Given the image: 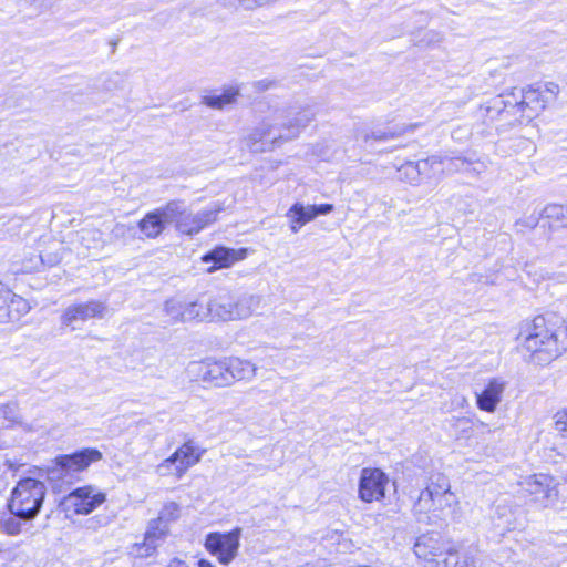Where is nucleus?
<instances>
[{
	"mask_svg": "<svg viewBox=\"0 0 567 567\" xmlns=\"http://www.w3.org/2000/svg\"><path fill=\"white\" fill-rule=\"evenodd\" d=\"M516 340L525 360L547 365L567 351V322L554 313L535 316L520 322Z\"/></svg>",
	"mask_w": 567,
	"mask_h": 567,
	"instance_id": "obj_1",
	"label": "nucleus"
},
{
	"mask_svg": "<svg viewBox=\"0 0 567 567\" xmlns=\"http://www.w3.org/2000/svg\"><path fill=\"white\" fill-rule=\"evenodd\" d=\"M315 117L308 105L277 109L249 133L246 144L252 152L271 151L297 138Z\"/></svg>",
	"mask_w": 567,
	"mask_h": 567,
	"instance_id": "obj_2",
	"label": "nucleus"
},
{
	"mask_svg": "<svg viewBox=\"0 0 567 567\" xmlns=\"http://www.w3.org/2000/svg\"><path fill=\"white\" fill-rule=\"evenodd\" d=\"M414 511L429 520L454 518L460 512V501L451 489L450 480L443 474H433L414 503Z\"/></svg>",
	"mask_w": 567,
	"mask_h": 567,
	"instance_id": "obj_3",
	"label": "nucleus"
},
{
	"mask_svg": "<svg viewBox=\"0 0 567 567\" xmlns=\"http://www.w3.org/2000/svg\"><path fill=\"white\" fill-rule=\"evenodd\" d=\"M414 554L421 567H466L458 551L439 534L421 535L414 544Z\"/></svg>",
	"mask_w": 567,
	"mask_h": 567,
	"instance_id": "obj_4",
	"label": "nucleus"
},
{
	"mask_svg": "<svg viewBox=\"0 0 567 567\" xmlns=\"http://www.w3.org/2000/svg\"><path fill=\"white\" fill-rule=\"evenodd\" d=\"M45 492L41 481L31 477L20 480L11 493L10 512L22 519H33L42 506Z\"/></svg>",
	"mask_w": 567,
	"mask_h": 567,
	"instance_id": "obj_5",
	"label": "nucleus"
},
{
	"mask_svg": "<svg viewBox=\"0 0 567 567\" xmlns=\"http://www.w3.org/2000/svg\"><path fill=\"white\" fill-rule=\"evenodd\" d=\"M204 453V449L198 446L194 441L188 440L169 457L161 462L156 466L155 472L159 476H173L179 480L190 467L199 463Z\"/></svg>",
	"mask_w": 567,
	"mask_h": 567,
	"instance_id": "obj_6",
	"label": "nucleus"
},
{
	"mask_svg": "<svg viewBox=\"0 0 567 567\" xmlns=\"http://www.w3.org/2000/svg\"><path fill=\"white\" fill-rule=\"evenodd\" d=\"M195 381L213 388H227L225 359L208 357L193 361L187 368Z\"/></svg>",
	"mask_w": 567,
	"mask_h": 567,
	"instance_id": "obj_7",
	"label": "nucleus"
},
{
	"mask_svg": "<svg viewBox=\"0 0 567 567\" xmlns=\"http://www.w3.org/2000/svg\"><path fill=\"white\" fill-rule=\"evenodd\" d=\"M522 485L524 491L533 497V501L544 508L551 507L558 502V483L553 476L534 474L526 477Z\"/></svg>",
	"mask_w": 567,
	"mask_h": 567,
	"instance_id": "obj_8",
	"label": "nucleus"
},
{
	"mask_svg": "<svg viewBox=\"0 0 567 567\" xmlns=\"http://www.w3.org/2000/svg\"><path fill=\"white\" fill-rule=\"evenodd\" d=\"M240 528H235L229 533H210L206 536V550L216 556L223 565L230 564L238 555Z\"/></svg>",
	"mask_w": 567,
	"mask_h": 567,
	"instance_id": "obj_9",
	"label": "nucleus"
},
{
	"mask_svg": "<svg viewBox=\"0 0 567 567\" xmlns=\"http://www.w3.org/2000/svg\"><path fill=\"white\" fill-rule=\"evenodd\" d=\"M106 501V494L95 485H84L69 493L63 504L76 515H89Z\"/></svg>",
	"mask_w": 567,
	"mask_h": 567,
	"instance_id": "obj_10",
	"label": "nucleus"
},
{
	"mask_svg": "<svg viewBox=\"0 0 567 567\" xmlns=\"http://www.w3.org/2000/svg\"><path fill=\"white\" fill-rule=\"evenodd\" d=\"M178 213V202L173 200L163 207L147 213L140 221L138 228L146 238H157L165 229L167 224L176 219Z\"/></svg>",
	"mask_w": 567,
	"mask_h": 567,
	"instance_id": "obj_11",
	"label": "nucleus"
},
{
	"mask_svg": "<svg viewBox=\"0 0 567 567\" xmlns=\"http://www.w3.org/2000/svg\"><path fill=\"white\" fill-rule=\"evenodd\" d=\"M102 458V453L96 449H84L70 455H61L55 458V465L52 473H58V477H64L71 473L80 472Z\"/></svg>",
	"mask_w": 567,
	"mask_h": 567,
	"instance_id": "obj_12",
	"label": "nucleus"
},
{
	"mask_svg": "<svg viewBox=\"0 0 567 567\" xmlns=\"http://www.w3.org/2000/svg\"><path fill=\"white\" fill-rule=\"evenodd\" d=\"M389 477L379 468H363L359 483V497L365 503L379 502L385 496Z\"/></svg>",
	"mask_w": 567,
	"mask_h": 567,
	"instance_id": "obj_13",
	"label": "nucleus"
},
{
	"mask_svg": "<svg viewBox=\"0 0 567 567\" xmlns=\"http://www.w3.org/2000/svg\"><path fill=\"white\" fill-rule=\"evenodd\" d=\"M220 208L203 210L197 214H192L185 209L183 204L178 202V213L176 214L175 223L177 230L186 235L199 233L204 227L215 221Z\"/></svg>",
	"mask_w": 567,
	"mask_h": 567,
	"instance_id": "obj_14",
	"label": "nucleus"
},
{
	"mask_svg": "<svg viewBox=\"0 0 567 567\" xmlns=\"http://www.w3.org/2000/svg\"><path fill=\"white\" fill-rule=\"evenodd\" d=\"M227 388L236 383H250L257 377L258 367L250 360L230 355L224 357Z\"/></svg>",
	"mask_w": 567,
	"mask_h": 567,
	"instance_id": "obj_15",
	"label": "nucleus"
},
{
	"mask_svg": "<svg viewBox=\"0 0 567 567\" xmlns=\"http://www.w3.org/2000/svg\"><path fill=\"white\" fill-rule=\"evenodd\" d=\"M107 311L104 302L90 300L86 302L69 306L61 316V321L65 326H71L76 321H86L95 318H103Z\"/></svg>",
	"mask_w": 567,
	"mask_h": 567,
	"instance_id": "obj_16",
	"label": "nucleus"
},
{
	"mask_svg": "<svg viewBox=\"0 0 567 567\" xmlns=\"http://www.w3.org/2000/svg\"><path fill=\"white\" fill-rule=\"evenodd\" d=\"M506 389V381L501 378L488 380L484 390L476 394L477 408L482 411L493 413L502 402L503 393Z\"/></svg>",
	"mask_w": 567,
	"mask_h": 567,
	"instance_id": "obj_17",
	"label": "nucleus"
},
{
	"mask_svg": "<svg viewBox=\"0 0 567 567\" xmlns=\"http://www.w3.org/2000/svg\"><path fill=\"white\" fill-rule=\"evenodd\" d=\"M444 159L440 156H431L419 162H406L399 168L400 178L410 184H417L420 176L442 165Z\"/></svg>",
	"mask_w": 567,
	"mask_h": 567,
	"instance_id": "obj_18",
	"label": "nucleus"
},
{
	"mask_svg": "<svg viewBox=\"0 0 567 567\" xmlns=\"http://www.w3.org/2000/svg\"><path fill=\"white\" fill-rule=\"evenodd\" d=\"M245 256V249L236 250L225 247H216L203 257V261L206 264L213 262V266L207 269L208 272H213L216 269L230 267L236 261L244 259Z\"/></svg>",
	"mask_w": 567,
	"mask_h": 567,
	"instance_id": "obj_19",
	"label": "nucleus"
},
{
	"mask_svg": "<svg viewBox=\"0 0 567 567\" xmlns=\"http://www.w3.org/2000/svg\"><path fill=\"white\" fill-rule=\"evenodd\" d=\"M241 87L238 84L224 85L220 92H214L202 96V103L213 110L221 111L227 106L237 103L240 96Z\"/></svg>",
	"mask_w": 567,
	"mask_h": 567,
	"instance_id": "obj_20",
	"label": "nucleus"
},
{
	"mask_svg": "<svg viewBox=\"0 0 567 567\" xmlns=\"http://www.w3.org/2000/svg\"><path fill=\"white\" fill-rule=\"evenodd\" d=\"M511 96L514 97L513 109L527 106L534 111H542L548 103V99H545L543 92L534 87L527 90L513 89Z\"/></svg>",
	"mask_w": 567,
	"mask_h": 567,
	"instance_id": "obj_21",
	"label": "nucleus"
},
{
	"mask_svg": "<svg viewBox=\"0 0 567 567\" xmlns=\"http://www.w3.org/2000/svg\"><path fill=\"white\" fill-rule=\"evenodd\" d=\"M495 519L507 530L516 529L523 525L522 511L508 502H498L495 506Z\"/></svg>",
	"mask_w": 567,
	"mask_h": 567,
	"instance_id": "obj_22",
	"label": "nucleus"
},
{
	"mask_svg": "<svg viewBox=\"0 0 567 567\" xmlns=\"http://www.w3.org/2000/svg\"><path fill=\"white\" fill-rule=\"evenodd\" d=\"M262 297L259 295H244L234 299V320H244L261 308Z\"/></svg>",
	"mask_w": 567,
	"mask_h": 567,
	"instance_id": "obj_23",
	"label": "nucleus"
},
{
	"mask_svg": "<svg viewBox=\"0 0 567 567\" xmlns=\"http://www.w3.org/2000/svg\"><path fill=\"white\" fill-rule=\"evenodd\" d=\"M287 217L290 219L291 231L296 234L301 227L316 218L315 207L313 205L296 203L287 212Z\"/></svg>",
	"mask_w": 567,
	"mask_h": 567,
	"instance_id": "obj_24",
	"label": "nucleus"
},
{
	"mask_svg": "<svg viewBox=\"0 0 567 567\" xmlns=\"http://www.w3.org/2000/svg\"><path fill=\"white\" fill-rule=\"evenodd\" d=\"M212 320H234V298L229 293H219L209 299Z\"/></svg>",
	"mask_w": 567,
	"mask_h": 567,
	"instance_id": "obj_25",
	"label": "nucleus"
},
{
	"mask_svg": "<svg viewBox=\"0 0 567 567\" xmlns=\"http://www.w3.org/2000/svg\"><path fill=\"white\" fill-rule=\"evenodd\" d=\"M29 310V302L10 290V296L6 298V303L2 306V311L6 315L2 318V323L7 321H18L22 316L27 315Z\"/></svg>",
	"mask_w": 567,
	"mask_h": 567,
	"instance_id": "obj_26",
	"label": "nucleus"
},
{
	"mask_svg": "<svg viewBox=\"0 0 567 567\" xmlns=\"http://www.w3.org/2000/svg\"><path fill=\"white\" fill-rule=\"evenodd\" d=\"M509 96L511 93L491 99L480 107L481 115L487 117L489 121L496 120L507 111L508 107L513 109V101L508 99Z\"/></svg>",
	"mask_w": 567,
	"mask_h": 567,
	"instance_id": "obj_27",
	"label": "nucleus"
},
{
	"mask_svg": "<svg viewBox=\"0 0 567 567\" xmlns=\"http://www.w3.org/2000/svg\"><path fill=\"white\" fill-rule=\"evenodd\" d=\"M212 309L209 300L207 302H184V310L182 313V321L187 322L192 320H212Z\"/></svg>",
	"mask_w": 567,
	"mask_h": 567,
	"instance_id": "obj_28",
	"label": "nucleus"
},
{
	"mask_svg": "<svg viewBox=\"0 0 567 567\" xmlns=\"http://www.w3.org/2000/svg\"><path fill=\"white\" fill-rule=\"evenodd\" d=\"M543 215L548 219L550 227L567 228V207L548 205L544 208Z\"/></svg>",
	"mask_w": 567,
	"mask_h": 567,
	"instance_id": "obj_29",
	"label": "nucleus"
},
{
	"mask_svg": "<svg viewBox=\"0 0 567 567\" xmlns=\"http://www.w3.org/2000/svg\"><path fill=\"white\" fill-rule=\"evenodd\" d=\"M224 7L238 9L245 11H256L258 9L269 8L279 0H217Z\"/></svg>",
	"mask_w": 567,
	"mask_h": 567,
	"instance_id": "obj_30",
	"label": "nucleus"
},
{
	"mask_svg": "<svg viewBox=\"0 0 567 567\" xmlns=\"http://www.w3.org/2000/svg\"><path fill=\"white\" fill-rule=\"evenodd\" d=\"M169 533V527L167 524H162L161 520L152 519L148 523L147 529L145 532V536L150 539L155 546L158 547L159 542L164 540Z\"/></svg>",
	"mask_w": 567,
	"mask_h": 567,
	"instance_id": "obj_31",
	"label": "nucleus"
},
{
	"mask_svg": "<svg viewBox=\"0 0 567 567\" xmlns=\"http://www.w3.org/2000/svg\"><path fill=\"white\" fill-rule=\"evenodd\" d=\"M156 549L157 546L144 535V539L141 543H135L130 547V554L137 558H147L153 556Z\"/></svg>",
	"mask_w": 567,
	"mask_h": 567,
	"instance_id": "obj_32",
	"label": "nucleus"
},
{
	"mask_svg": "<svg viewBox=\"0 0 567 567\" xmlns=\"http://www.w3.org/2000/svg\"><path fill=\"white\" fill-rule=\"evenodd\" d=\"M179 517V506L175 502H169L165 504L159 512V515L156 520H161L162 524H167L169 527V524L172 522H175Z\"/></svg>",
	"mask_w": 567,
	"mask_h": 567,
	"instance_id": "obj_33",
	"label": "nucleus"
},
{
	"mask_svg": "<svg viewBox=\"0 0 567 567\" xmlns=\"http://www.w3.org/2000/svg\"><path fill=\"white\" fill-rule=\"evenodd\" d=\"M184 310V302L177 300H168L165 303V311L174 322H183L182 313Z\"/></svg>",
	"mask_w": 567,
	"mask_h": 567,
	"instance_id": "obj_34",
	"label": "nucleus"
},
{
	"mask_svg": "<svg viewBox=\"0 0 567 567\" xmlns=\"http://www.w3.org/2000/svg\"><path fill=\"white\" fill-rule=\"evenodd\" d=\"M555 429L564 437H567V409L556 413V415H555Z\"/></svg>",
	"mask_w": 567,
	"mask_h": 567,
	"instance_id": "obj_35",
	"label": "nucleus"
},
{
	"mask_svg": "<svg viewBox=\"0 0 567 567\" xmlns=\"http://www.w3.org/2000/svg\"><path fill=\"white\" fill-rule=\"evenodd\" d=\"M111 519L109 516L105 515H95L86 520V528L96 530L100 527L107 526L110 524Z\"/></svg>",
	"mask_w": 567,
	"mask_h": 567,
	"instance_id": "obj_36",
	"label": "nucleus"
},
{
	"mask_svg": "<svg viewBox=\"0 0 567 567\" xmlns=\"http://www.w3.org/2000/svg\"><path fill=\"white\" fill-rule=\"evenodd\" d=\"M559 85L554 82H547L544 85V90L542 91L545 95V99H548V102L551 100H555L557 95L559 94Z\"/></svg>",
	"mask_w": 567,
	"mask_h": 567,
	"instance_id": "obj_37",
	"label": "nucleus"
},
{
	"mask_svg": "<svg viewBox=\"0 0 567 567\" xmlns=\"http://www.w3.org/2000/svg\"><path fill=\"white\" fill-rule=\"evenodd\" d=\"M393 137H394L393 133H385V132H381V131H378V132L372 131V132L365 133L363 135V140L365 142H368L369 140L386 141V140H390Z\"/></svg>",
	"mask_w": 567,
	"mask_h": 567,
	"instance_id": "obj_38",
	"label": "nucleus"
},
{
	"mask_svg": "<svg viewBox=\"0 0 567 567\" xmlns=\"http://www.w3.org/2000/svg\"><path fill=\"white\" fill-rule=\"evenodd\" d=\"M132 229L130 225L117 223L112 229V236L116 239L124 238Z\"/></svg>",
	"mask_w": 567,
	"mask_h": 567,
	"instance_id": "obj_39",
	"label": "nucleus"
},
{
	"mask_svg": "<svg viewBox=\"0 0 567 567\" xmlns=\"http://www.w3.org/2000/svg\"><path fill=\"white\" fill-rule=\"evenodd\" d=\"M275 86H276V82L274 80H269V79L259 80L254 83V87L258 92H265Z\"/></svg>",
	"mask_w": 567,
	"mask_h": 567,
	"instance_id": "obj_40",
	"label": "nucleus"
},
{
	"mask_svg": "<svg viewBox=\"0 0 567 567\" xmlns=\"http://www.w3.org/2000/svg\"><path fill=\"white\" fill-rule=\"evenodd\" d=\"M10 296V289L3 285L2 282H0V323H2V318L4 315V312L2 311V306L6 303V298H8Z\"/></svg>",
	"mask_w": 567,
	"mask_h": 567,
	"instance_id": "obj_41",
	"label": "nucleus"
},
{
	"mask_svg": "<svg viewBox=\"0 0 567 567\" xmlns=\"http://www.w3.org/2000/svg\"><path fill=\"white\" fill-rule=\"evenodd\" d=\"M42 262L41 256L34 255L32 258L29 259L28 262L23 264L22 269L23 271L30 272L35 270L39 265Z\"/></svg>",
	"mask_w": 567,
	"mask_h": 567,
	"instance_id": "obj_42",
	"label": "nucleus"
},
{
	"mask_svg": "<svg viewBox=\"0 0 567 567\" xmlns=\"http://www.w3.org/2000/svg\"><path fill=\"white\" fill-rule=\"evenodd\" d=\"M537 217L535 216H532L529 218H526V219H519L516 221V226L517 227H527V228H534L536 227L537 225Z\"/></svg>",
	"mask_w": 567,
	"mask_h": 567,
	"instance_id": "obj_43",
	"label": "nucleus"
},
{
	"mask_svg": "<svg viewBox=\"0 0 567 567\" xmlns=\"http://www.w3.org/2000/svg\"><path fill=\"white\" fill-rule=\"evenodd\" d=\"M316 217L319 215H328L333 210V205L331 204H322V205H313Z\"/></svg>",
	"mask_w": 567,
	"mask_h": 567,
	"instance_id": "obj_44",
	"label": "nucleus"
},
{
	"mask_svg": "<svg viewBox=\"0 0 567 567\" xmlns=\"http://www.w3.org/2000/svg\"><path fill=\"white\" fill-rule=\"evenodd\" d=\"M6 529L9 534L14 535L20 532V525L13 518L8 519L4 523Z\"/></svg>",
	"mask_w": 567,
	"mask_h": 567,
	"instance_id": "obj_45",
	"label": "nucleus"
},
{
	"mask_svg": "<svg viewBox=\"0 0 567 567\" xmlns=\"http://www.w3.org/2000/svg\"><path fill=\"white\" fill-rule=\"evenodd\" d=\"M166 567H189L184 560L179 558H173L169 560Z\"/></svg>",
	"mask_w": 567,
	"mask_h": 567,
	"instance_id": "obj_46",
	"label": "nucleus"
},
{
	"mask_svg": "<svg viewBox=\"0 0 567 567\" xmlns=\"http://www.w3.org/2000/svg\"><path fill=\"white\" fill-rule=\"evenodd\" d=\"M198 567H215L209 560L200 559L198 561Z\"/></svg>",
	"mask_w": 567,
	"mask_h": 567,
	"instance_id": "obj_47",
	"label": "nucleus"
},
{
	"mask_svg": "<svg viewBox=\"0 0 567 567\" xmlns=\"http://www.w3.org/2000/svg\"><path fill=\"white\" fill-rule=\"evenodd\" d=\"M458 162H461L463 165L465 164L464 159L457 158Z\"/></svg>",
	"mask_w": 567,
	"mask_h": 567,
	"instance_id": "obj_48",
	"label": "nucleus"
}]
</instances>
